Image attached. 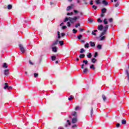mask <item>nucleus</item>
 Returning a JSON list of instances; mask_svg holds the SVG:
<instances>
[{
    "mask_svg": "<svg viewBox=\"0 0 129 129\" xmlns=\"http://www.w3.org/2000/svg\"><path fill=\"white\" fill-rule=\"evenodd\" d=\"M72 115L74 116L72 120V123H76V122H77V112H76V111L73 112Z\"/></svg>",
    "mask_w": 129,
    "mask_h": 129,
    "instance_id": "obj_1",
    "label": "nucleus"
},
{
    "mask_svg": "<svg viewBox=\"0 0 129 129\" xmlns=\"http://www.w3.org/2000/svg\"><path fill=\"white\" fill-rule=\"evenodd\" d=\"M68 21H70V22L72 23L73 24V23H75L76 22V19L75 17L74 18H71V17H66L64 20H63L64 23H66V22H68Z\"/></svg>",
    "mask_w": 129,
    "mask_h": 129,
    "instance_id": "obj_2",
    "label": "nucleus"
},
{
    "mask_svg": "<svg viewBox=\"0 0 129 129\" xmlns=\"http://www.w3.org/2000/svg\"><path fill=\"white\" fill-rule=\"evenodd\" d=\"M19 47L20 48V50L22 53H25V51H26V50L25 49V48H24V46H23V45L19 44Z\"/></svg>",
    "mask_w": 129,
    "mask_h": 129,
    "instance_id": "obj_3",
    "label": "nucleus"
},
{
    "mask_svg": "<svg viewBox=\"0 0 129 129\" xmlns=\"http://www.w3.org/2000/svg\"><path fill=\"white\" fill-rule=\"evenodd\" d=\"M98 30H99V31H101L102 30H103V25H102V24L99 25L98 26Z\"/></svg>",
    "mask_w": 129,
    "mask_h": 129,
    "instance_id": "obj_4",
    "label": "nucleus"
},
{
    "mask_svg": "<svg viewBox=\"0 0 129 129\" xmlns=\"http://www.w3.org/2000/svg\"><path fill=\"white\" fill-rule=\"evenodd\" d=\"M102 4H103V5H105L106 7V6L108 5V2H107L105 0H103L102 1Z\"/></svg>",
    "mask_w": 129,
    "mask_h": 129,
    "instance_id": "obj_5",
    "label": "nucleus"
},
{
    "mask_svg": "<svg viewBox=\"0 0 129 129\" xmlns=\"http://www.w3.org/2000/svg\"><path fill=\"white\" fill-rule=\"evenodd\" d=\"M108 25H105V26L103 27L104 29V31L106 32L107 30H108Z\"/></svg>",
    "mask_w": 129,
    "mask_h": 129,
    "instance_id": "obj_6",
    "label": "nucleus"
},
{
    "mask_svg": "<svg viewBox=\"0 0 129 129\" xmlns=\"http://www.w3.org/2000/svg\"><path fill=\"white\" fill-rule=\"evenodd\" d=\"M58 40H56V41H55L51 44V47H54V46H55V45H57V44H58Z\"/></svg>",
    "mask_w": 129,
    "mask_h": 129,
    "instance_id": "obj_7",
    "label": "nucleus"
},
{
    "mask_svg": "<svg viewBox=\"0 0 129 129\" xmlns=\"http://www.w3.org/2000/svg\"><path fill=\"white\" fill-rule=\"evenodd\" d=\"M125 73L126 74L127 79H128V82L129 83V73H128V70H125Z\"/></svg>",
    "mask_w": 129,
    "mask_h": 129,
    "instance_id": "obj_8",
    "label": "nucleus"
},
{
    "mask_svg": "<svg viewBox=\"0 0 129 129\" xmlns=\"http://www.w3.org/2000/svg\"><path fill=\"white\" fill-rule=\"evenodd\" d=\"M4 74L6 76H8V75H9V70H5L4 71Z\"/></svg>",
    "mask_w": 129,
    "mask_h": 129,
    "instance_id": "obj_9",
    "label": "nucleus"
},
{
    "mask_svg": "<svg viewBox=\"0 0 129 129\" xmlns=\"http://www.w3.org/2000/svg\"><path fill=\"white\" fill-rule=\"evenodd\" d=\"M97 49H98L99 50H101V49H102V45H101V44H98L97 46Z\"/></svg>",
    "mask_w": 129,
    "mask_h": 129,
    "instance_id": "obj_10",
    "label": "nucleus"
},
{
    "mask_svg": "<svg viewBox=\"0 0 129 129\" xmlns=\"http://www.w3.org/2000/svg\"><path fill=\"white\" fill-rule=\"evenodd\" d=\"M106 13V9L105 8H103L101 10V13L102 14H105Z\"/></svg>",
    "mask_w": 129,
    "mask_h": 129,
    "instance_id": "obj_11",
    "label": "nucleus"
},
{
    "mask_svg": "<svg viewBox=\"0 0 129 129\" xmlns=\"http://www.w3.org/2000/svg\"><path fill=\"white\" fill-rule=\"evenodd\" d=\"M52 52L56 53V52H57V47L52 46Z\"/></svg>",
    "mask_w": 129,
    "mask_h": 129,
    "instance_id": "obj_12",
    "label": "nucleus"
},
{
    "mask_svg": "<svg viewBox=\"0 0 129 129\" xmlns=\"http://www.w3.org/2000/svg\"><path fill=\"white\" fill-rule=\"evenodd\" d=\"M91 47H94L95 46V43L92 41L90 42Z\"/></svg>",
    "mask_w": 129,
    "mask_h": 129,
    "instance_id": "obj_13",
    "label": "nucleus"
},
{
    "mask_svg": "<svg viewBox=\"0 0 129 129\" xmlns=\"http://www.w3.org/2000/svg\"><path fill=\"white\" fill-rule=\"evenodd\" d=\"M91 117H92V114H93V108L91 107L90 110Z\"/></svg>",
    "mask_w": 129,
    "mask_h": 129,
    "instance_id": "obj_14",
    "label": "nucleus"
},
{
    "mask_svg": "<svg viewBox=\"0 0 129 129\" xmlns=\"http://www.w3.org/2000/svg\"><path fill=\"white\" fill-rule=\"evenodd\" d=\"M87 57L90 59L92 57V54L91 53H89L88 54H87Z\"/></svg>",
    "mask_w": 129,
    "mask_h": 129,
    "instance_id": "obj_15",
    "label": "nucleus"
},
{
    "mask_svg": "<svg viewBox=\"0 0 129 129\" xmlns=\"http://www.w3.org/2000/svg\"><path fill=\"white\" fill-rule=\"evenodd\" d=\"M104 25H107L108 24V22L107 21V19H104L103 21Z\"/></svg>",
    "mask_w": 129,
    "mask_h": 129,
    "instance_id": "obj_16",
    "label": "nucleus"
},
{
    "mask_svg": "<svg viewBox=\"0 0 129 129\" xmlns=\"http://www.w3.org/2000/svg\"><path fill=\"white\" fill-rule=\"evenodd\" d=\"M7 9L8 10H12V9H13V6H12V5H9L7 7Z\"/></svg>",
    "mask_w": 129,
    "mask_h": 129,
    "instance_id": "obj_17",
    "label": "nucleus"
},
{
    "mask_svg": "<svg viewBox=\"0 0 129 129\" xmlns=\"http://www.w3.org/2000/svg\"><path fill=\"white\" fill-rule=\"evenodd\" d=\"M91 61L92 63H94L95 62H96V61H97V59H96L95 58H92Z\"/></svg>",
    "mask_w": 129,
    "mask_h": 129,
    "instance_id": "obj_18",
    "label": "nucleus"
},
{
    "mask_svg": "<svg viewBox=\"0 0 129 129\" xmlns=\"http://www.w3.org/2000/svg\"><path fill=\"white\" fill-rule=\"evenodd\" d=\"M87 72H89L87 68H85L83 71V73L86 74Z\"/></svg>",
    "mask_w": 129,
    "mask_h": 129,
    "instance_id": "obj_19",
    "label": "nucleus"
},
{
    "mask_svg": "<svg viewBox=\"0 0 129 129\" xmlns=\"http://www.w3.org/2000/svg\"><path fill=\"white\" fill-rule=\"evenodd\" d=\"M84 57H85V54H81L79 56L80 59H82V58H84Z\"/></svg>",
    "mask_w": 129,
    "mask_h": 129,
    "instance_id": "obj_20",
    "label": "nucleus"
},
{
    "mask_svg": "<svg viewBox=\"0 0 129 129\" xmlns=\"http://www.w3.org/2000/svg\"><path fill=\"white\" fill-rule=\"evenodd\" d=\"M3 68H8V64H7V63H6V62L4 63Z\"/></svg>",
    "mask_w": 129,
    "mask_h": 129,
    "instance_id": "obj_21",
    "label": "nucleus"
},
{
    "mask_svg": "<svg viewBox=\"0 0 129 129\" xmlns=\"http://www.w3.org/2000/svg\"><path fill=\"white\" fill-rule=\"evenodd\" d=\"M90 69H93V70H95V67H94V64H92L90 67Z\"/></svg>",
    "mask_w": 129,
    "mask_h": 129,
    "instance_id": "obj_22",
    "label": "nucleus"
},
{
    "mask_svg": "<svg viewBox=\"0 0 129 129\" xmlns=\"http://www.w3.org/2000/svg\"><path fill=\"white\" fill-rule=\"evenodd\" d=\"M122 124H126V120L124 119H122L121 121Z\"/></svg>",
    "mask_w": 129,
    "mask_h": 129,
    "instance_id": "obj_23",
    "label": "nucleus"
},
{
    "mask_svg": "<svg viewBox=\"0 0 129 129\" xmlns=\"http://www.w3.org/2000/svg\"><path fill=\"white\" fill-rule=\"evenodd\" d=\"M8 87H9V85H8V83H6L5 86L4 87V89H7V88H8Z\"/></svg>",
    "mask_w": 129,
    "mask_h": 129,
    "instance_id": "obj_24",
    "label": "nucleus"
},
{
    "mask_svg": "<svg viewBox=\"0 0 129 129\" xmlns=\"http://www.w3.org/2000/svg\"><path fill=\"white\" fill-rule=\"evenodd\" d=\"M51 59L52 61H55V60H56V56H55V55L52 56Z\"/></svg>",
    "mask_w": 129,
    "mask_h": 129,
    "instance_id": "obj_25",
    "label": "nucleus"
},
{
    "mask_svg": "<svg viewBox=\"0 0 129 129\" xmlns=\"http://www.w3.org/2000/svg\"><path fill=\"white\" fill-rule=\"evenodd\" d=\"M83 63H85V65H87L88 64V61L87 60H83Z\"/></svg>",
    "mask_w": 129,
    "mask_h": 129,
    "instance_id": "obj_26",
    "label": "nucleus"
},
{
    "mask_svg": "<svg viewBox=\"0 0 129 129\" xmlns=\"http://www.w3.org/2000/svg\"><path fill=\"white\" fill-rule=\"evenodd\" d=\"M105 33H106V31H104L103 30V32H102V33H101V35H100V37H102L105 34Z\"/></svg>",
    "mask_w": 129,
    "mask_h": 129,
    "instance_id": "obj_27",
    "label": "nucleus"
},
{
    "mask_svg": "<svg viewBox=\"0 0 129 129\" xmlns=\"http://www.w3.org/2000/svg\"><path fill=\"white\" fill-rule=\"evenodd\" d=\"M84 52H85V50H84V48H81L80 53H81V54H82V53H84Z\"/></svg>",
    "mask_w": 129,
    "mask_h": 129,
    "instance_id": "obj_28",
    "label": "nucleus"
},
{
    "mask_svg": "<svg viewBox=\"0 0 129 129\" xmlns=\"http://www.w3.org/2000/svg\"><path fill=\"white\" fill-rule=\"evenodd\" d=\"M97 56H98V52H95L94 54V57L95 58H96V57H97Z\"/></svg>",
    "mask_w": 129,
    "mask_h": 129,
    "instance_id": "obj_29",
    "label": "nucleus"
},
{
    "mask_svg": "<svg viewBox=\"0 0 129 129\" xmlns=\"http://www.w3.org/2000/svg\"><path fill=\"white\" fill-rule=\"evenodd\" d=\"M100 0H96V3L97 5H100L101 4V2L100 1Z\"/></svg>",
    "mask_w": 129,
    "mask_h": 129,
    "instance_id": "obj_30",
    "label": "nucleus"
},
{
    "mask_svg": "<svg viewBox=\"0 0 129 129\" xmlns=\"http://www.w3.org/2000/svg\"><path fill=\"white\" fill-rule=\"evenodd\" d=\"M72 9V6H69L67 8V11H70Z\"/></svg>",
    "mask_w": 129,
    "mask_h": 129,
    "instance_id": "obj_31",
    "label": "nucleus"
},
{
    "mask_svg": "<svg viewBox=\"0 0 129 129\" xmlns=\"http://www.w3.org/2000/svg\"><path fill=\"white\" fill-rule=\"evenodd\" d=\"M85 48H89V43H87L85 44Z\"/></svg>",
    "mask_w": 129,
    "mask_h": 129,
    "instance_id": "obj_32",
    "label": "nucleus"
},
{
    "mask_svg": "<svg viewBox=\"0 0 129 129\" xmlns=\"http://www.w3.org/2000/svg\"><path fill=\"white\" fill-rule=\"evenodd\" d=\"M60 46H63V45H64V41H60L59 42Z\"/></svg>",
    "mask_w": 129,
    "mask_h": 129,
    "instance_id": "obj_33",
    "label": "nucleus"
},
{
    "mask_svg": "<svg viewBox=\"0 0 129 129\" xmlns=\"http://www.w3.org/2000/svg\"><path fill=\"white\" fill-rule=\"evenodd\" d=\"M102 98H103V100H104V101H105V100H106V97H105V95H103Z\"/></svg>",
    "mask_w": 129,
    "mask_h": 129,
    "instance_id": "obj_34",
    "label": "nucleus"
},
{
    "mask_svg": "<svg viewBox=\"0 0 129 129\" xmlns=\"http://www.w3.org/2000/svg\"><path fill=\"white\" fill-rule=\"evenodd\" d=\"M88 21L90 23H93V22L94 21V20L92 19H89Z\"/></svg>",
    "mask_w": 129,
    "mask_h": 129,
    "instance_id": "obj_35",
    "label": "nucleus"
},
{
    "mask_svg": "<svg viewBox=\"0 0 129 129\" xmlns=\"http://www.w3.org/2000/svg\"><path fill=\"white\" fill-rule=\"evenodd\" d=\"M105 39V36H102L100 38V41H103Z\"/></svg>",
    "mask_w": 129,
    "mask_h": 129,
    "instance_id": "obj_36",
    "label": "nucleus"
},
{
    "mask_svg": "<svg viewBox=\"0 0 129 129\" xmlns=\"http://www.w3.org/2000/svg\"><path fill=\"white\" fill-rule=\"evenodd\" d=\"M82 38V35H80L78 36V39L79 40H81Z\"/></svg>",
    "mask_w": 129,
    "mask_h": 129,
    "instance_id": "obj_37",
    "label": "nucleus"
},
{
    "mask_svg": "<svg viewBox=\"0 0 129 129\" xmlns=\"http://www.w3.org/2000/svg\"><path fill=\"white\" fill-rule=\"evenodd\" d=\"M118 6H119V2H118L115 4V8H117V7H118Z\"/></svg>",
    "mask_w": 129,
    "mask_h": 129,
    "instance_id": "obj_38",
    "label": "nucleus"
},
{
    "mask_svg": "<svg viewBox=\"0 0 129 129\" xmlns=\"http://www.w3.org/2000/svg\"><path fill=\"white\" fill-rule=\"evenodd\" d=\"M92 8L93 9H94V10H97V6H95V5H93Z\"/></svg>",
    "mask_w": 129,
    "mask_h": 129,
    "instance_id": "obj_39",
    "label": "nucleus"
},
{
    "mask_svg": "<svg viewBox=\"0 0 129 129\" xmlns=\"http://www.w3.org/2000/svg\"><path fill=\"white\" fill-rule=\"evenodd\" d=\"M73 32L74 33V34H76V33H77V30H76V29H73Z\"/></svg>",
    "mask_w": 129,
    "mask_h": 129,
    "instance_id": "obj_40",
    "label": "nucleus"
},
{
    "mask_svg": "<svg viewBox=\"0 0 129 129\" xmlns=\"http://www.w3.org/2000/svg\"><path fill=\"white\" fill-rule=\"evenodd\" d=\"M67 26H68V27H70L71 26V24L70 23V22H68L67 23Z\"/></svg>",
    "mask_w": 129,
    "mask_h": 129,
    "instance_id": "obj_41",
    "label": "nucleus"
},
{
    "mask_svg": "<svg viewBox=\"0 0 129 129\" xmlns=\"http://www.w3.org/2000/svg\"><path fill=\"white\" fill-rule=\"evenodd\" d=\"M116 127H120V124L119 123H117L116 125Z\"/></svg>",
    "mask_w": 129,
    "mask_h": 129,
    "instance_id": "obj_42",
    "label": "nucleus"
},
{
    "mask_svg": "<svg viewBox=\"0 0 129 129\" xmlns=\"http://www.w3.org/2000/svg\"><path fill=\"white\" fill-rule=\"evenodd\" d=\"M37 76H39V74H38V73H35L34 74V77L35 78H37Z\"/></svg>",
    "mask_w": 129,
    "mask_h": 129,
    "instance_id": "obj_43",
    "label": "nucleus"
},
{
    "mask_svg": "<svg viewBox=\"0 0 129 129\" xmlns=\"http://www.w3.org/2000/svg\"><path fill=\"white\" fill-rule=\"evenodd\" d=\"M98 23H102V21L101 20V19L100 18H99L98 19Z\"/></svg>",
    "mask_w": 129,
    "mask_h": 129,
    "instance_id": "obj_44",
    "label": "nucleus"
},
{
    "mask_svg": "<svg viewBox=\"0 0 129 129\" xmlns=\"http://www.w3.org/2000/svg\"><path fill=\"white\" fill-rule=\"evenodd\" d=\"M109 22H110V23H112V22H113V19H112V18H110L109 19Z\"/></svg>",
    "mask_w": 129,
    "mask_h": 129,
    "instance_id": "obj_45",
    "label": "nucleus"
},
{
    "mask_svg": "<svg viewBox=\"0 0 129 129\" xmlns=\"http://www.w3.org/2000/svg\"><path fill=\"white\" fill-rule=\"evenodd\" d=\"M80 23H78V24H76L75 27L76 28H78V27H80Z\"/></svg>",
    "mask_w": 129,
    "mask_h": 129,
    "instance_id": "obj_46",
    "label": "nucleus"
},
{
    "mask_svg": "<svg viewBox=\"0 0 129 129\" xmlns=\"http://www.w3.org/2000/svg\"><path fill=\"white\" fill-rule=\"evenodd\" d=\"M74 12L75 14H78V13H79V12H78V11H77L76 10H74Z\"/></svg>",
    "mask_w": 129,
    "mask_h": 129,
    "instance_id": "obj_47",
    "label": "nucleus"
},
{
    "mask_svg": "<svg viewBox=\"0 0 129 129\" xmlns=\"http://www.w3.org/2000/svg\"><path fill=\"white\" fill-rule=\"evenodd\" d=\"M92 35H93L94 36H96V33H95L94 31H92Z\"/></svg>",
    "mask_w": 129,
    "mask_h": 129,
    "instance_id": "obj_48",
    "label": "nucleus"
},
{
    "mask_svg": "<svg viewBox=\"0 0 129 129\" xmlns=\"http://www.w3.org/2000/svg\"><path fill=\"white\" fill-rule=\"evenodd\" d=\"M67 27L66 26H63L62 27V30H65V29H67Z\"/></svg>",
    "mask_w": 129,
    "mask_h": 129,
    "instance_id": "obj_49",
    "label": "nucleus"
},
{
    "mask_svg": "<svg viewBox=\"0 0 129 129\" xmlns=\"http://www.w3.org/2000/svg\"><path fill=\"white\" fill-rule=\"evenodd\" d=\"M67 122H68L69 125H71V123L70 122V121L69 120H67Z\"/></svg>",
    "mask_w": 129,
    "mask_h": 129,
    "instance_id": "obj_50",
    "label": "nucleus"
},
{
    "mask_svg": "<svg viewBox=\"0 0 129 129\" xmlns=\"http://www.w3.org/2000/svg\"><path fill=\"white\" fill-rule=\"evenodd\" d=\"M8 89L9 90H11V89H13V87H12V86H8Z\"/></svg>",
    "mask_w": 129,
    "mask_h": 129,
    "instance_id": "obj_51",
    "label": "nucleus"
},
{
    "mask_svg": "<svg viewBox=\"0 0 129 129\" xmlns=\"http://www.w3.org/2000/svg\"><path fill=\"white\" fill-rule=\"evenodd\" d=\"M29 64H30V65H34V63L32 62V60H29Z\"/></svg>",
    "mask_w": 129,
    "mask_h": 129,
    "instance_id": "obj_52",
    "label": "nucleus"
},
{
    "mask_svg": "<svg viewBox=\"0 0 129 129\" xmlns=\"http://www.w3.org/2000/svg\"><path fill=\"white\" fill-rule=\"evenodd\" d=\"M90 4L92 6V5H93V1L91 0L90 2Z\"/></svg>",
    "mask_w": 129,
    "mask_h": 129,
    "instance_id": "obj_53",
    "label": "nucleus"
},
{
    "mask_svg": "<svg viewBox=\"0 0 129 129\" xmlns=\"http://www.w3.org/2000/svg\"><path fill=\"white\" fill-rule=\"evenodd\" d=\"M83 1L84 2L85 5H88V3H87V2H86V0H83Z\"/></svg>",
    "mask_w": 129,
    "mask_h": 129,
    "instance_id": "obj_54",
    "label": "nucleus"
},
{
    "mask_svg": "<svg viewBox=\"0 0 129 129\" xmlns=\"http://www.w3.org/2000/svg\"><path fill=\"white\" fill-rule=\"evenodd\" d=\"M68 99L70 101L72 100V99H73V97H72V96H71V97L69 98Z\"/></svg>",
    "mask_w": 129,
    "mask_h": 129,
    "instance_id": "obj_55",
    "label": "nucleus"
},
{
    "mask_svg": "<svg viewBox=\"0 0 129 129\" xmlns=\"http://www.w3.org/2000/svg\"><path fill=\"white\" fill-rule=\"evenodd\" d=\"M75 18H76V21H77V19H80V17H79V16L75 17Z\"/></svg>",
    "mask_w": 129,
    "mask_h": 129,
    "instance_id": "obj_56",
    "label": "nucleus"
},
{
    "mask_svg": "<svg viewBox=\"0 0 129 129\" xmlns=\"http://www.w3.org/2000/svg\"><path fill=\"white\" fill-rule=\"evenodd\" d=\"M80 32H83V31H84V29H83V28H80Z\"/></svg>",
    "mask_w": 129,
    "mask_h": 129,
    "instance_id": "obj_57",
    "label": "nucleus"
},
{
    "mask_svg": "<svg viewBox=\"0 0 129 129\" xmlns=\"http://www.w3.org/2000/svg\"><path fill=\"white\" fill-rule=\"evenodd\" d=\"M72 127H73V128L77 127V125L75 124V125H74L72 126Z\"/></svg>",
    "mask_w": 129,
    "mask_h": 129,
    "instance_id": "obj_58",
    "label": "nucleus"
},
{
    "mask_svg": "<svg viewBox=\"0 0 129 129\" xmlns=\"http://www.w3.org/2000/svg\"><path fill=\"white\" fill-rule=\"evenodd\" d=\"M76 110H78V109H79V106H77L76 108H75Z\"/></svg>",
    "mask_w": 129,
    "mask_h": 129,
    "instance_id": "obj_59",
    "label": "nucleus"
},
{
    "mask_svg": "<svg viewBox=\"0 0 129 129\" xmlns=\"http://www.w3.org/2000/svg\"><path fill=\"white\" fill-rule=\"evenodd\" d=\"M81 68L82 69H84V64H82Z\"/></svg>",
    "mask_w": 129,
    "mask_h": 129,
    "instance_id": "obj_60",
    "label": "nucleus"
},
{
    "mask_svg": "<svg viewBox=\"0 0 129 129\" xmlns=\"http://www.w3.org/2000/svg\"><path fill=\"white\" fill-rule=\"evenodd\" d=\"M61 36L64 37V36H65V33H62L61 34Z\"/></svg>",
    "mask_w": 129,
    "mask_h": 129,
    "instance_id": "obj_61",
    "label": "nucleus"
},
{
    "mask_svg": "<svg viewBox=\"0 0 129 129\" xmlns=\"http://www.w3.org/2000/svg\"><path fill=\"white\" fill-rule=\"evenodd\" d=\"M101 17L102 18H103V17H104V14H103L102 13V15H101Z\"/></svg>",
    "mask_w": 129,
    "mask_h": 129,
    "instance_id": "obj_62",
    "label": "nucleus"
},
{
    "mask_svg": "<svg viewBox=\"0 0 129 129\" xmlns=\"http://www.w3.org/2000/svg\"><path fill=\"white\" fill-rule=\"evenodd\" d=\"M67 16H71L70 13H68L67 14Z\"/></svg>",
    "mask_w": 129,
    "mask_h": 129,
    "instance_id": "obj_63",
    "label": "nucleus"
},
{
    "mask_svg": "<svg viewBox=\"0 0 129 129\" xmlns=\"http://www.w3.org/2000/svg\"><path fill=\"white\" fill-rule=\"evenodd\" d=\"M57 38L58 39H60L61 38V36H60V35H57Z\"/></svg>",
    "mask_w": 129,
    "mask_h": 129,
    "instance_id": "obj_64",
    "label": "nucleus"
}]
</instances>
